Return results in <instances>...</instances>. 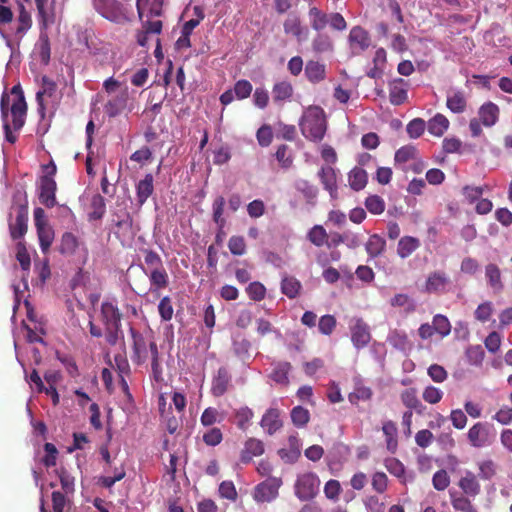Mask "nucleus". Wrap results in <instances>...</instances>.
<instances>
[{"label": "nucleus", "mask_w": 512, "mask_h": 512, "mask_svg": "<svg viewBox=\"0 0 512 512\" xmlns=\"http://www.w3.org/2000/svg\"><path fill=\"white\" fill-rule=\"evenodd\" d=\"M308 16L312 29L318 32L311 43L313 51L317 54L333 51L332 38L327 33H323L322 30L326 26L336 31L346 30L347 22L344 17L338 12L325 13L315 6L309 8Z\"/></svg>", "instance_id": "f257e3e1"}, {"label": "nucleus", "mask_w": 512, "mask_h": 512, "mask_svg": "<svg viewBox=\"0 0 512 512\" xmlns=\"http://www.w3.org/2000/svg\"><path fill=\"white\" fill-rule=\"evenodd\" d=\"M132 338V362L136 365L146 363L151 358L152 377L156 382L163 381V371L160 364V357L157 344L151 338L145 337L134 328L129 330Z\"/></svg>", "instance_id": "f03ea898"}, {"label": "nucleus", "mask_w": 512, "mask_h": 512, "mask_svg": "<svg viewBox=\"0 0 512 512\" xmlns=\"http://www.w3.org/2000/svg\"><path fill=\"white\" fill-rule=\"evenodd\" d=\"M303 136L313 142H320L327 130V121L324 110L320 106H309L299 121Z\"/></svg>", "instance_id": "7ed1b4c3"}, {"label": "nucleus", "mask_w": 512, "mask_h": 512, "mask_svg": "<svg viewBox=\"0 0 512 512\" xmlns=\"http://www.w3.org/2000/svg\"><path fill=\"white\" fill-rule=\"evenodd\" d=\"M44 175H42L37 183L38 199L42 205L47 208H52L57 205L56 191L57 183L55 175L57 167L53 161L47 165H43Z\"/></svg>", "instance_id": "20e7f679"}, {"label": "nucleus", "mask_w": 512, "mask_h": 512, "mask_svg": "<svg viewBox=\"0 0 512 512\" xmlns=\"http://www.w3.org/2000/svg\"><path fill=\"white\" fill-rule=\"evenodd\" d=\"M320 479L314 472H305L297 477L294 485L296 497L301 501H309L319 492Z\"/></svg>", "instance_id": "39448f33"}, {"label": "nucleus", "mask_w": 512, "mask_h": 512, "mask_svg": "<svg viewBox=\"0 0 512 512\" xmlns=\"http://www.w3.org/2000/svg\"><path fill=\"white\" fill-rule=\"evenodd\" d=\"M11 95L13 101L9 109V113L12 117V126L15 131H19L25 124V118L27 114V103L21 86L19 84L14 85L11 89Z\"/></svg>", "instance_id": "423d86ee"}, {"label": "nucleus", "mask_w": 512, "mask_h": 512, "mask_svg": "<svg viewBox=\"0 0 512 512\" xmlns=\"http://www.w3.org/2000/svg\"><path fill=\"white\" fill-rule=\"evenodd\" d=\"M467 439L472 447L482 448L492 443L494 433L488 423L477 422L468 430Z\"/></svg>", "instance_id": "0eeeda50"}, {"label": "nucleus", "mask_w": 512, "mask_h": 512, "mask_svg": "<svg viewBox=\"0 0 512 512\" xmlns=\"http://www.w3.org/2000/svg\"><path fill=\"white\" fill-rule=\"evenodd\" d=\"M282 480L278 477H268L263 482L255 486L253 498L257 502H270L274 500L279 493Z\"/></svg>", "instance_id": "6e6552de"}, {"label": "nucleus", "mask_w": 512, "mask_h": 512, "mask_svg": "<svg viewBox=\"0 0 512 512\" xmlns=\"http://www.w3.org/2000/svg\"><path fill=\"white\" fill-rule=\"evenodd\" d=\"M93 6L104 18L121 23L126 17L122 5L116 0H93Z\"/></svg>", "instance_id": "1a4fd4ad"}, {"label": "nucleus", "mask_w": 512, "mask_h": 512, "mask_svg": "<svg viewBox=\"0 0 512 512\" xmlns=\"http://www.w3.org/2000/svg\"><path fill=\"white\" fill-rule=\"evenodd\" d=\"M451 279L441 270H436L427 276L424 284V291L428 294H443L449 290Z\"/></svg>", "instance_id": "9d476101"}, {"label": "nucleus", "mask_w": 512, "mask_h": 512, "mask_svg": "<svg viewBox=\"0 0 512 512\" xmlns=\"http://www.w3.org/2000/svg\"><path fill=\"white\" fill-rule=\"evenodd\" d=\"M350 329L351 341L355 348L361 349L369 344L371 340L369 326L364 322L362 318H356Z\"/></svg>", "instance_id": "9b49d317"}, {"label": "nucleus", "mask_w": 512, "mask_h": 512, "mask_svg": "<svg viewBox=\"0 0 512 512\" xmlns=\"http://www.w3.org/2000/svg\"><path fill=\"white\" fill-rule=\"evenodd\" d=\"M18 16L15 21V26L12 29V36L16 40L17 44L23 39L25 34L32 27V18L31 14L26 10L23 4L18 5Z\"/></svg>", "instance_id": "f8f14e48"}, {"label": "nucleus", "mask_w": 512, "mask_h": 512, "mask_svg": "<svg viewBox=\"0 0 512 512\" xmlns=\"http://www.w3.org/2000/svg\"><path fill=\"white\" fill-rule=\"evenodd\" d=\"M101 318L105 329H120L122 313L114 303L105 301L101 304Z\"/></svg>", "instance_id": "ddd939ff"}, {"label": "nucleus", "mask_w": 512, "mask_h": 512, "mask_svg": "<svg viewBox=\"0 0 512 512\" xmlns=\"http://www.w3.org/2000/svg\"><path fill=\"white\" fill-rule=\"evenodd\" d=\"M144 273L148 276L150 281V291L156 296L160 295V291L165 289L169 284V276L164 267L160 269H150V271L143 268Z\"/></svg>", "instance_id": "4468645a"}, {"label": "nucleus", "mask_w": 512, "mask_h": 512, "mask_svg": "<svg viewBox=\"0 0 512 512\" xmlns=\"http://www.w3.org/2000/svg\"><path fill=\"white\" fill-rule=\"evenodd\" d=\"M265 452L264 443L256 438L250 437L245 443L240 452V461L243 464H248L254 457L263 455Z\"/></svg>", "instance_id": "2eb2a0df"}, {"label": "nucleus", "mask_w": 512, "mask_h": 512, "mask_svg": "<svg viewBox=\"0 0 512 512\" xmlns=\"http://www.w3.org/2000/svg\"><path fill=\"white\" fill-rule=\"evenodd\" d=\"M127 102L128 89L125 88L119 94L107 101V103L104 105V112L108 117L114 118L120 115L126 109Z\"/></svg>", "instance_id": "dca6fc26"}, {"label": "nucleus", "mask_w": 512, "mask_h": 512, "mask_svg": "<svg viewBox=\"0 0 512 512\" xmlns=\"http://www.w3.org/2000/svg\"><path fill=\"white\" fill-rule=\"evenodd\" d=\"M350 47L355 53H359L367 49L370 45V37L368 32L360 26H355L349 33Z\"/></svg>", "instance_id": "f3484780"}, {"label": "nucleus", "mask_w": 512, "mask_h": 512, "mask_svg": "<svg viewBox=\"0 0 512 512\" xmlns=\"http://www.w3.org/2000/svg\"><path fill=\"white\" fill-rule=\"evenodd\" d=\"M400 400L407 410L415 411L419 415L423 414L426 409L418 397L417 389L414 387L403 390L400 393Z\"/></svg>", "instance_id": "a211bd4d"}, {"label": "nucleus", "mask_w": 512, "mask_h": 512, "mask_svg": "<svg viewBox=\"0 0 512 512\" xmlns=\"http://www.w3.org/2000/svg\"><path fill=\"white\" fill-rule=\"evenodd\" d=\"M261 427L269 434H275L282 426L280 411L277 408H269L262 416Z\"/></svg>", "instance_id": "6ab92c4d"}, {"label": "nucleus", "mask_w": 512, "mask_h": 512, "mask_svg": "<svg viewBox=\"0 0 512 512\" xmlns=\"http://www.w3.org/2000/svg\"><path fill=\"white\" fill-rule=\"evenodd\" d=\"M231 382V375L225 367H220L217 370L216 376L212 380L211 392L214 396L220 397L224 395Z\"/></svg>", "instance_id": "aec40b11"}, {"label": "nucleus", "mask_w": 512, "mask_h": 512, "mask_svg": "<svg viewBox=\"0 0 512 512\" xmlns=\"http://www.w3.org/2000/svg\"><path fill=\"white\" fill-rule=\"evenodd\" d=\"M321 183L329 192L332 198L337 197V176L336 171L329 165L323 166L318 173Z\"/></svg>", "instance_id": "412c9836"}, {"label": "nucleus", "mask_w": 512, "mask_h": 512, "mask_svg": "<svg viewBox=\"0 0 512 512\" xmlns=\"http://www.w3.org/2000/svg\"><path fill=\"white\" fill-rule=\"evenodd\" d=\"M42 84L43 89L38 91L36 94V101H37V110L40 114L41 118L43 119L45 117V110L46 106L44 103V96L52 97L54 93L56 92V83L49 79L48 77L44 76L42 78Z\"/></svg>", "instance_id": "4be33fe9"}, {"label": "nucleus", "mask_w": 512, "mask_h": 512, "mask_svg": "<svg viewBox=\"0 0 512 512\" xmlns=\"http://www.w3.org/2000/svg\"><path fill=\"white\" fill-rule=\"evenodd\" d=\"M291 364L287 361H278L272 363V371L269 375L270 379L280 385L289 384V373L291 371Z\"/></svg>", "instance_id": "5701e85b"}, {"label": "nucleus", "mask_w": 512, "mask_h": 512, "mask_svg": "<svg viewBox=\"0 0 512 512\" xmlns=\"http://www.w3.org/2000/svg\"><path fill=\"white\" fill-rule=\"evenodd\" d=\"M458 486L467 496L475 497L481 491V486L477 476L471 472L466 471L464 476L460 478Z\"/></svg>", "instance_id": "b1692460"}, {"label": "nucleus", "mask_w": 512, "mask_h": 512, "mask_svg": "<svg viewBox=\"0 0 512 512\" xmlns=\"http://www.w3.org/2000/svg\"><path fill=\"white\" fill-rule=\"evenodd\" d=\"M10 103V96L7 93H3L1 96L0 108H1V118L3 121V129L5 133V139L11 144H14L17 141V136L12 132V128L8 122L9 117V109L8 104Z\"/></svg>", "instance_id": "393cba45"}, {"label": "nucleus", "mask_w": 512, "mask_h": 512, "mask_svg": "<svg viewBox=\"0 0 512 512\" xmlns=\"http://www.w3.org/2000/svg\"><path fill=\"white\" fill-rule=\"evenodd\" d=\"M406 81L402 78L395 79L389 89V100L393 105H401L407 100Z\"/></svg>", "instance_id": "a878e982"}, {"label": "nucleus", "mask_w": 512, "mask_h": 512, "mask_svg": "<svg viewBox=\"0 0 512 512\" xmlns=\"http://www.w3.org/2000/svg\"><path fill=\"white\" fill-rule=\"evenodd\" d=\"M305 76L311 83H319L326 78V66L319 61L309 60L306 63Z\"/></svg>", "instance_id": "bb28decb"}, {"label": "nucleus", "mask_w": 512, "mask_h": 512, "mask_svg": "<svg viewBox=\"0 0 512 512\" xmlns=\"http://www.w3.org/2000/svg\"><path fill=\"white\" fill-rule=\"evenodd\" d=\"M446 107L455 114L463 113L467 108V99L463 91H453L447 94Z\"/></svg>", "instance_id": "cd10ccee"}, {"label": "nucleus", "mask_w": 512, "mask_h": 512, "mask_svg": "<svg viewBox=\"0 0 512 512\" xmlns=\"http://www.w3.org/2000/svg\"><path fill=\"white\" fill-rule=\"evenodd\" d=\"M154 178L153 175L148 173L136 185L137 202L143 205L147 199L153 194L154 191Z\"/></svg>", "instance_id": "c85d7f7f"}, {"label": "nucleus", "mask_w": 512, "mask_h": 512, "mask_svg": "<svg viewBox=\"0 0 512 512\" xmlns=\"http://www.w3.org/2000/svg\"><path fill=\"white\" fill-rule=\"evenodd\" d=\"M499 117V108L492 102L483 104L479 109V119L484 126L495 125Z\"/></svg>", "instance_id": "c756f323"}, {"label": "nucleus", "mask_w": 512, "mask_h": 512, "mask_svg": "<svg viewBox=\"0 0 512 512\" xmlns=\"http://www.w3.org/2000/svg\"><path fill=\"white\" fill-rule=\"evenodd\" d=\"M348 182L349 186L354 191H360L363 190L368 182V174L367 172L360 168V167H354L349 173H348Z\"/></svg>", "instance_id": "7c9ffc66"}, {"label": "nucleus", "mask_w": 512, "mask_h": 512, "mask_svg": "<svg viewBox=\"0 0 512 512\" xmlns=\"http://www.w3.org/2000/svg\"><path fill=\"white\" fill-rule=\"evenodd\" d=\"M293 86L289 81L276 82L272 88L273 101L280 103L289 100L293 96Z\"/></svg>", "instance_id": "2f4dec72"}, {"label": "nucleus", "mask_w": 512, "mask_h": 512, "mask_svg": "<svg viewBox=\"0 0 512 512\" xmlns=\"http://www.w3.org/2000/svg\"><path fill=\"white\" fill-rule=\"evenodd\" d=\"M28 215V202L26 197L11 206L10 218L15 220V224H27Z\"/></svg>", "instance_id": "473e14b6"}, {"label": "nucleus", "mask_w": 512, "mask_h": 512, "mask_svg": "<svg viewBox=\"0 0 512 512\" xmlns=\"http://www.w3.org/2000/svg\"><path fill=\"white\" fill-rule=\"evenodd\" d=\"M302 285L299 280L293 276H285L281 281V292L289 299H295L300 295Z\"/></svg>", "instance_id": "72a5a7b5"}, {"label": "nucleus", "mask_w": 512, "mask_h": 512, "mask_svg": "<svg viewBox=\"0 0 512 512\" xmlns=\"http://www.w3.org/2000/svg\"><path fill=\"white\" fill-rule=\"evenodd\" d=\"M449 128V120L441 113H437L428 122V131L430 134L440 137Z\"/></svg>", "instance_id": "f704fd0d"}, {"label": "nucleus", "mask_w": 512, "mask_h": 512, "mask_svg": "<svg viewBox=\"0 0 512 512\" xmlns=\"http://www.w3.org/2000/svg\"><path fill=\"white\" fill-rule=\"evenodd\" d=\"M106 212V204L104 198L97 194L91 199L88 217L90 221L100 220Z\"/></svg>", "instance_id": "c9c22d12"}, {"label": "nucleus", "mask_w": 512, "mask_h": 512, "mask_svg": "<svg viewBox=\"0 0 512 512\" xmlns=\"http://www.w3.org/2000/svg\"><path fill=\"white\" fill-rule=\"evenodd\" d=\"M420 242L415 237L406 236L400 239L397 253L401 258L409 257L418 247Z\"/></svg>", "instance_id": "e433bc0d"}, {"label": "nucleus", "mask_w": 512, "mask_h": 512, "mask_svg": "<svg viewBox=\"0 0 512 512\" xmlns=\"http://www.w3.org/2000/svg\"><path fill=\"white\" fill-rule=\"evenodd\" d=\"M382 431L386 437L387 449L392 453L395 452L398 445L396 424L393 421H386L383 423Z\"/></svg>", "instance_id": "4c0bfd02"}, {"label": "nucleus", "mask_w": 512, "mask_h": 512, "mask_svg": "<svg viewBox=\"0 0 512 512\" xmlns=\"http://www.w3.org/2000/svg\"><path fill=\"white\" fill-rule=\"evenodd\" d=\"M388 342L394 348L405 351L409 348L410 342L405 332L393 330L388 336Z\"/></svg>", "instance_id": "58836bf2"}, {"label": "nucleus", "mask_w": 512, "mask_h": 512, "mask_svg": "<svg viewBox=\"0 0 512 512\" xmlns=\"http://www.w3.org/2000/svg\"><path fill=\"white\" fill-rule=\"evenodd\" d=\"M283 27H284V32L286 34H291V35L295 36L296 38H298L299 40L304 32V29L301 25V21L298 16H289L285 20Z\"/></svg>", "instance_id": "ea45409f"}, {"label": "nucleus", "mask_w": 512, "mask_h": 512, "mask_svg": "<svg viewBox=\"0 0 512 512\" xmlns=\"http://www.w3.org/2000/svg\"><path fill=\"white\" fill-rule=\"evenodd\" d=\"M291 420L296 427L303 428L310 420V413L306 408L296 406L291 411Z\"/></svg>", "instance_id": "a19ab883"}, {"label": "nucleus", "mask_w": 512, "mask_h": 512, "mask_svg": "<svg viewBox=\"0 0 512 512\" xmlns=\"http://www.w3.org/2000/svg\"><path fill=\"white\" fill-rule=\"evenodd\" d=\"M38 237L40 246L43 252H46L54 239V232L52 226H37Z\"/></svg>", "instance_id": "79ce46f5"}, {"label": "nucleus", "mask_w": 512, "mask_h": 512, "mask_svg": "<svg viewBox=\"0 0 512 512\" xmlns=\"http://www.w3.org/2000/svg\"><path fill=\"white\" fill-rule=\"evenodd\" d=\"M324 495L328 500L337 502L342 492L341 484L336 479L328 480L324 485Z\"/></svg>", "instance_id": "37998d69"}, {"label": "nucleus", "mask_w": 512, "mask_h": 512, "mask_svg": "<svg viewBox=\"0 0 512 512\" xmlns=\"http://www.w3.org/2000/svg\"><path fill=\"white\" fill-rule=\"evenodd\" d=\"M309 240L316 246L330 245L329 237L323 226H313L308 233Z\"/></svg>", "instance_id": "c03bdc74"}, {"label": "nucleus", "mask_w": 512, "mask_h": 512, "mask_svg": "<svg viewBox=\"0 0 512 512\" xmlns=\"http://www.w3.org/2000/svg\"><path fill=\"white\" fill-rule=\"evenodd\" d=\"M388 483V477L384 472L377 471L372 474L371 486L375 492L379 494L385 493L388 489Z\"/></svg>", "instance_id": "a18cd8bd"}, {"label": "nucleus", "mask_w": 512, "mask_h": 512, "mask_svg": "<svg viewBox=\"0 0 512 512\" xmlns=\"http://www.w3.org/2000/svg\"><path fill=\"white\" fill-rule=\"evenodd\" d=\"M16 259L22 270L28 272L31 266V259L26 245L21 241L16 244Z\"/></svg>", "instance_id": "49530a36"}, {"label": "nucleus", "mask_w": 512, "mask_h": 512, "mask_svg": "<svg viewBox=\"0 0 512 512\" xmlns=\"http://www.w3.org/2000/svg\"><path fill=\"white\" fill-rule=\"evenodd\" d=\"M337 321L333 315L326 314L320 317L318 322V330L323 335H331L336 328Z\"/></svg>", "instance_id": "de8ad7c7"}, {"label": "nucleus", "mask_w": 512, "mask_h": 512, "mask_svg": "<svg viewBox=\"0 0 512 512\" xmlns=\"http://www.w3.org/2000/svg\"><path fill=\"white\" fill-rule=\"evenodd\" d=\"M365 207L372 214H381L385 210V202L378 195H370L365 200Z\"/></svg>", "instance_id": "09e8293b"}, {"label": "nucleus", "mask_w": 512, "mask_h": 512, "mask_svg": "<svg viewBox=\"0 0 512 512\" xmlns=\"http://www.w3.org/2000/svg\"><path fill=\"white\" fill-rule=\"evenodd\" d=\"M432 326L435 332L441 336H447L451 331V325L448 318L441 314L433 317Z\"/></svg>", "instance_id": "8fccbe9b"}, {"label": "nucleus", "mask_w": 512, "mask_h": 512, "mask_svg": "<svg viewBox=\"0 0 512 512\" xmlns=\"http://www.w3.org/2000/svg\"><path fill=\"white\" fill-rule=\"evenodd\" d=\"M158 312L162 321H170L174 314L172 300L169 296H164L158 304Z\"/></svg>", "instance_id": "3c124183"}, {"label": "nucleus", "mask_w": 512, "mask_h": 512, "mask_svg": "<svg viewBox=\"0 0 512 512\" xmlns=\"http://www.w3.org/2000/svg\"><path fill=\"white\" fill-rule=\"evenodd\" d=\"M422 398L429 404H437L443 398V391L435 386L429 385L423 390Z\"/></svg>", "instance_id": "603ef678"}, {"label": "nucleus", "mask_w": 512, "mask_h": 512, "mask_svg": "<svg viewBox=\"0 0 512 512\" xmlns=\"http://www.w3.org/2000/svg\"><path fill=\"white\" fill-rule=\"evenodd\" d=\"M252 90V84L248 80L241 79L235 83L233 92L237 99L243 100L250 96Z\"/></svg>", "instance_id": "864d4df0"}, {"label": "nucleus", "mask_w": 512, "mask_h": 512, "mask_svg": "<svg viewBox=\"0 0 512 512\" xmlns=\"http://www.w3.org/2000/svg\"><path fill=\"white\" fill-rule=\"evenodd\" d=\"M78 247L77 238L71 233H65L62 236L60 251L63 254H73Z\"/></svg>", "instance_id": "5fc2aeb1"}, {"label": "nucleus", "mask_w": 512, "mask_h": 512, "mask_svg": "<svg viewBox=\"0 0 512 512\" xmlns=\"http://www.w3.org/2000/svg\"><path fill=\"white\" fill-rule=\"evenodd\" d=\"M478 476L482 480H490L496 474V465L492 460H484L478 464Z\"/></svg>", "instance_id": "6e6d98bb"}, {"label": "nucleus", "mask_w": 512, "mask_h": 512, "mask_svg": "<svg viewBox=\"0 0 512 512\" xmlns=\"http://www.w3.org/2000/svg\"><path fill=\"white\" fill-rule=\"evenodd\" d=\"M57 473L63 491L66 494H72L74 492L75 478L64 468H61Z\"/></svg>", "instance_id": "4d7b16f0"}, {"label": "nucleus", "mask_w": 512, "mask_h": 512, "mask_svg": "<svg viewBox=\"0 0 512 512\" xmlns=\"http://www.w3.org/2000/svg\"><path fill=\"white\" fill-rule=\"evenodd\" d=\"M249 298L254 301H261L265 298L266 288L260 282H252L246 288Z\"/></svg>", "instance_id": "13d9d810"}, {"label": "nucleus", "mask_w": 512, "mask_h": 512, "mask_svg": "<svg viewBox=\"0 0 512 512\" xmlns=\"http://www.w3.org/2000/svg\"><path fill=\"white\" fill-rule=\"evenodd\" d=\"M256 138L261 147H267L272 143L273 131L270 125H262L256 133Z\"/></svg>", "instance_id": "bf43d9fd"}, {"label": "nucleus", "mask_w": 512, "mask_h": 512, "mask_svg": "<svg viewBox=\"0 0 512 512\" xmlns=\"http://www.w3.org/2000/svg\"><path fill=\"white\" fill-rule=\"evenodd\" d=\"M386 245V242L383 238L373 235L369 238V241L367 243V252L371 256H377L382 253Z\"/></svg>", "instance_id": "052dcab7"}, {"label": "nucleus", "mask_w": 512, "mask_h": 512, "mask_svg": "<svg viewBox=\"0 0 512 512\" xmlns=\"http://www.w3.org/2000/svg\"><path fill=\"white\" fill-rule=\"evenodd\" d=\"M486 277L494 288H502L501 273L495 264H488L485 269Z\"/></svg>", "instance_id": "680f3d73"}, {"label": "nucleus", "mask_w": 512, "mask_h": 512, "mask_svg": "<svg viewBox=\"0 0 512 512\" xmlns=\"http://www.w3.org/2000/svg\"><path fill=\"white\" fill-rule=\"evenodd\" d=\"M426 123L421 118H415L407 125V133L411 138L420 137L425 131Z\"/></svg>", "instance_id": "e2e57ef3"}, {"label": "nucleus", "mask_w": 512, "mask_h": 512, "mask_svg": "<svg viewBox=\"0 0 512 512\" xmlns=\"http://www.w3.org/2000/svg\"><path fill=\"white\" fill-rule=\"evenodd\" d=\"M252 417L253 412L250 408L242 407L238 409L235 413L238 428H240L241 430H245Z\"/></svg>", "instance_id": "0e129e2a"}, {"label": "nucleus", "mask_w": 512, "mask_h": 512, "mask_svg": "<svg viewBox=\"0 0 512 512\" xmlns=\"http://www.w3.org/2000/svg\"><path fill=\"white\" fill-rule=\"evenodd\" d=\"M433 487L438 491L445 490L450 484V478L448 473L441 469L438 470L432 478Z\"/></svg>", "instance_id": "69168bd1"}, {"label": "nucleus", "mask_w": 512, "mask_h": 512, "mask_svg": "<svg viewBox=\"0 0 512 512\" xmlns=\"http://www.w3.org/2000/svg\"><path fill=\"white\" fill-rule=\"evenodd\" d=\"M385 468L388 472L398 478H401L405 474L404 465L396 458H388L384 462Z\"/></svg>", "instance_id": "338daca9"}, {"label": "nucleus", "mask_w": 512, "mask_h": 512, "mask_svg": "<svg viewBox=\"0 0 512 512\" xmlns=\"http://www.w3.org/2000/svg\"><path fill=\"white\" fill-rule=\"evenodd\" d=\"M223 440L220 428L213 427L203 434V441L208 446H216Z\"/></svg>", "instance_id": "774afa93"}]
</instances>
